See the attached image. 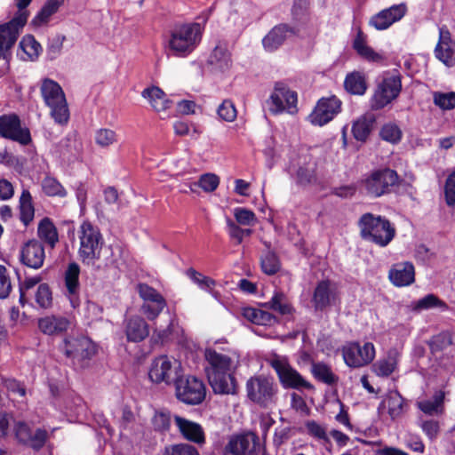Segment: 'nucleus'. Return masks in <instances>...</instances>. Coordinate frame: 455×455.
Returning a JSON list of instances; mask_svg holds the SVG:
<instances>
[{
  "label": "nucleus",
  "instance_id": "obj_23",
  "mask_svg": "<svg viewBox=\"0 0 455 455\" xmlns=\"http://www.w3.org/2000/svg\"><path fill=\"white\" fill-rule=\"evenodd\" d=\"M390 282L396 287L408 286L415 281V268L411 262L403 261L394 264L388 272Z\"/></svg>",
  "mask_w": 455,
  "mask_h": 455
},
{
  "label": "nucleus",
  "instance_id": "obj_45",
  "mask_svg": "<svg viewBox=\"0 0 455 455\" xmlns=\"http://www.w3.org/2000/svg\"><path fill=\"white\" fill-rule=\"evenodd\" d=\"M42 188L44 193L48 196L65 197L67 191L64 187L52 177H45L42 181Z\"/></svg>",
  "mask_w": 455,
  "mask_h": 455
},
{
  "label": "nucleus",
  "instance_id": "obj_10",
  "mask_svg": "<svg viewBox=\"0 0 455 455\" xmlns=\"http://www.w3.org/2000/svg\"><path fill=\"white\" fill-rule=\"evenodd\" d=\"M270 366L275 371L280 383L284 388L307 389L314 388L313 385L306 380L295 370L285 357L274 355L269 361Z\"/></svg>",
  "mask_w": 455,
  "mask_h": 455
},
{
  "label": "nucleus",
  "instance_id": "obj_27",
  "mask_svg": "<svg viewBox=\"0 0 455 455\" xmlns=\"http://www.w3.org/2000/svg\"><path fill=\"white\" fill-rule=\"evenodd\" d=\"M380 406L387 407V413L393 420L401 418L409 407L407 400L396 389L387 393Z\"/></svg>",
  "mask_w": 455,
  "mask_h": 455
},
{
  "label": "nucleus",
  "instance_id": "obj_42",
  "mask_svg": "<svg viewBox=\"0 0 455 455\" xmlns=\"http://www.w3.org/2000/svg\"><path fill=\"white\" fill-rule=\"evenodd\" d=\"M20 219L27 227L33 220L35 208L32 203V196L28 190H23L20 196Z\"/></svg>",
  "mask_w": 455,
  "mask_h": 455
},
{
  "label": "nucleus",
  "instance_id": "obj_14",
  "mask_svg": "<svg viewBox=\"0 0 455 455\" xmlns=\"http://www.w3.org/2000/svg\"><path fill=\"white\" fill-rule=\"evenodd\" d=\"M137 291L143 301L140 313L149 321L156 320L167 307L166 299L158 291L147 283H139Z\"/></svg>",
  "mask_w": 455,
  "mask_h": 455
},
{
  "label": "nucleus",
  "instance_id": "obj_49",
  "mask_svg": "<svg viewBox=\"0 0 455 455\" xmlns=\"http://www.w3.org/2000/svg\"><path fill=\"white\" fill-rule=\"evenodd\" d=\"M260 262L263 272L269 275L277 273L281 267L276 254L269 251L262 255Z\"/></svg>",
  "mask_w": 455,
  "mask_h": 455
},
{
  "label": "nucleus",
  "instance_id": "obj_47",
  "mask_svg": "<svg viewBox=\"0 0 455 455\" xmlns=\"http://www.w3.org/2000/svg\"><path fill=\"white\" fill-rule=\"evenodd\" d=\"M379 135L382 140L396 144L401 140L403 132L395 123H387L382 126Z\"/></svg>",
  "mask_w": 455,
  "mask_h": 455
},
{
  "label": "nucleus",
  "instance_id": "obj_61",
  "mask_svg": "<svg viewBox=\"0 0 455 455\" xmlns=\"http://www.w3.org/2000/svg\"><path fill=\"white\" fill-rule=\"evenodd\" d=\"M65 39V36L57 35L50 41L47 46V56L50 60H55L58 56H60Z\"/></svg>",
  "mask_w": 455,
  "mask_h": 455
},
{
  "label": "nucleus",
  "instance_id": "obj_48",
  "mask_svg": "<svg viewBox=\"0 0 455 455\" xmlns=\"http://www.w3.org/2000/svg\"><path fill=\"white\" fill-rule=\"evenodd\" d=\"M427 344L433 355L442 352L451 344V337L449 332H441L433 336Z\"/></svg>",
  "mask_w": 455,
  "mask_h": 455
},
{
  "label": "nucleus",
  "instance_id": "obj_55",
  "mask_svg": "<svg viewBox=\"0 0 455 455\" xmlns=\"http://www.w3.org/2000/svg\"><path fill=\"white\" fill-rule=\"evenodd\" d=\"M47 439V431L43 428H36V430H32V434L29 435V440L27 442L26 445L35 451H39L44 447Z\"/></svg>",
  "mask_w": 455,
  "mask_h": 455
},
{
  "label": "nucleus",
  "instance_id": "obj_35",
  "mask_svg": "<svg viewBox=\"0 0 455 455\" xmlns=\"http://www.w3.org/2000/svg\"><path fill=\"white\" fill-rule=\"evenodd\" d=\"M242 315L251 323L258 325H274L277 318L271 313L260 308L246 307L242 309Z\"/></svg>",
  "mask_w": 455,
  "mask_h": 455
},
{
  "label": "nucleus",
  "instance_id": "obj_18",
  "mask_svg": "<svg viewBox=\"0 0 455 455\" xmlns=\"http://www.w3.org/2000/svg\"><path fill=\"white\" fill-rule=\"evenodd\" d=\"M261 451L259 438L253 432L232 436L224 448L223 455H258Z\"/></svg>",
  "mask_w": 455,
  "mask_h": 455
},
{
  "label": "nucleus",
  "instance_id": "obj_57",
  "mask_svg": "<svg viewBox=\"0 0 455 455\" xmlns=\"http://www.w3.org/2000/svg\"><path fill=\"white\" fill-rule=\"evenodd\" d=\"M234 217L240 225L252 226L257 222L255 213L243 207H236L234 209Z\"/></svg>",
  "mask_w": 455,
  "mask_h": 455
},
{
  "label": "nucleus",
  "instance_id": "obj_8",
  "mask_svg": "<svg viewBox=\"0 0 455 455\" xmlns=\"http://www.w3.org/2000/svg\"><path fill=\"white\" fill-rule=\"evenodd\" d=\"M277 390L274 380L264 376L251 377L246 382L247 397L260 407L267 408L274 404Z\"/></svg>",
  "mask_w": 455,
  "mask_h": 455
},
{
  "label": "nucleus",
  "instance_id": "obj_41",
  "mask_svg": "<svg viewBox=\"0 0 455 455\" xmlns=\"http://www.w3.org/2000/svg\"><path fill=\"white\" fill-rule=\"evenodd\" d=\"M374 118L363 116L354 122L352 125V133L358 141H365L371 132L374 124Z\"/></svg>",
  "mask_w": 455,
  "mask_h": 455
},
{
  "label": "nucleus",
  "instance_id": "obj_50",
  "mask_svg": "<svg viewBox=\"0 0 455 455\" xmlns=\"http://www.w3.org/2000/svg\"><path fill=\"white\" fill-rule=\"evenodd\" d=\"M220 184V178L213 173H205L203 174L197 182H195L191 185L190 188L193 189L194 187H199L205 192H213Z\"/></svg>",
  "mask_w": 455,
  "mask_h": 455
},
{
  "label": "nucleus",
  "instance_id": "obj_36",
  "mask_svg": "<svg viewBox=\"0 0 455 455\" xmlns=\"http://www.w3.org/2000/svg\"><path fill=\"white\" fill-rule=\"evenodd\" d=\"M141 95L148 100L151 107L157 112L164 111L170 107L171 101L166 99L165 93L159 87L146 88Z\"/></svg>",
  "mask_w": 455,
  "mask_h": 455
},
{
  "label": "nucleus",
  "instance_id": "obj_59",
  "mask_svg": "<svg viewBox=\"0 0 455 455\" xmlns=\"http://www.w3.org/2000/svg\"><path fill=\"white\" fill-rule=\"evenodd\" d=\"M36 301L43 308H47L52 305V291L48 284H39L36 293Z\"/></svg>",
  "mask_w": 455,
  "mask_h": 455
},
{
  "label": "nucleus",
  "instance_id": "obj_9",
  "mask_svg": "<svg viewBox=\"0 0 455 455\" xmlns=\"http://www.w3.org/2000/svg\"><path fill=\"white\" fill-rule=\"evenodd\" d=\"M183 373L181 363L174 357L161 355L153 360L148 376L156 384H175Z\"/></svg>",
  "mask_w": 455,
  "mask_h": 455
},
{
  "label": "nucleus",
  "instance_id": "obj_37",
  "mask_svg": "<svg viewBox=\"0 0 455 455\" xmlns=\"http://www.w3.org/2000/svg\"><path fill=\"white\" fill-rule=\"evenodd\" d=\"M444 393L436 391L431 400L417 402V407L426 415L434 416L443 412Z\"/></svg>",
  "mask_w": 455,
  "mask_h": 455
},
{
  "label": "nucleus",
  "instance_id": "obj_24",
  "mask_svg": "<svg viewBox=\"0 0 455 455\" xmlns=\"http://www.w3.org/2000/svg\"><path fill=\"white\" fill-rule=\"evenodd\" d=\"M174 421L180 433L186 440L199 445L205 443L204 431L200 424L180 416H175Z\"/></svg>",
  "mask_w": 455,
  "mask_h": 455
},
{
  "label": "nucleus",
  "instance_id": "obj_3",
  "mask_svg": "<svg viewBox=\"0 0 455 455\" xmlns=\"http://www.w3.org/2000/svg\"><path fill=\"white\" fill-rule=\"evenodd\" d=\"M359 227L364 240L371 241L380 247L387 246L395 235V228L387 219L371 213L362 215Z\"/></svg>",
  "mask_w": 455,
  "mask_h": 455
},
{
  "label": "nucleus",
  "instance_id": "obj_31",
  "mask_svg": "<svg viewBox=\"0 0 455 455\" xmlns=\"http://www.w3.org/2000/svg\"><path fill=\"white\" fill-rule=\"evenodd\" d=\"M37 236L50 249H54L60 241L58 229L53 221L48 217H44L39 221Z\"/></svg>",
  "mask_w": 455,
  "mask_h": 455
},
{
  "label": "nucleus",
  "instance_id": "obj_17",
  "mask_svg": "<svg viewBox=\"0 0 455 455\" xmlns=\"http://www.w3.org/2000/svg\"><path fill=\"white\" fill-rule=\"evenodd\" d=\"M402 90L401 78L398 76H388L378 84L371 100V108L382 109L395 100Z\"/></svg>",
  "mask_w": 455,
  "mask_h": 455
},
{
  "label": "nucleus",
  "instance_id": "obj_28",
  "mask_svg": "<svg viewBox=\"0 0 455 455\" xmlns=\"http://www.w3.org/2000/svg\"><path fill=\"white\" fill-rule=\"evenodd\" d=\"M451 37L449 29L443 26L439 28V40L435 49V57L447 67L453 66V51L451 48Z\"/></svg>",
  "mask_w": 455,
  "mask_h": 455
},
{
  "label": "nucleus",
  "instance_id": "obj_54",
  "mask_svg": "<svg viewBox=\"0 0 455 455\" xmlns=\"http://www.w3.org/2000/svg\"><path fill=\"white\" fill-rule=\"evenodd\" d=\"M163 455H199V452L190 444L179 443L166 446Z\"/></svg>",
  "mask_w": 455,
  "mask_h": 455
},
{
  "label": "nucleus",
  "instance_id": "obj_58",
  "mask_svg": "<svg viewBox=\"0 0 455 455\" xmlns=\"http://www.w3.org/2000/svg\"><path fill=\"white\" fill-rule=\"evenodd\" d=\"M188 275L191 278V280L196 283L202 289H205L209 291L215 286L216 282L201 273L196 271L194 268H189L188 270Z\"/></svg>",
  "mask_w": 455,
  "mask_h": 455
},
{
  "label": "nucleus",
  "instance_id": "obj_4",
  "mask_svg": "<svg viewBox=\"0 0 455 455\" xmlns=\"http://www.w3.org/2000/svg\"><path fill=\"white\" fill-rule=\"evenodd\" d=\"M41 95L50 108V115L59 124H66L69 119V110L64 92L60 85L49 78L42 81Z\"/></svg>",
  "mask_w": 455,
  "mask_h": 455
},
{
  "label": "nucleus",
  "instance_id": "obj_16",
  "mask_svg": "<svg viewBox=\"0 0 455 455\" xmlns=\"http://www.w3.org/2000/svg\"><path fill=\"white\" fill-rule=\"evenodd\" d=\"M0 136L23 146L32 140L29 129L21 125L20 118L14 113L0 116Z\"/></svg>",
  "mask_w": 455,
  "mask_h": 455
},
{
  "label": "nucleus",
  "instance_id": "obj_15",
  "mask_svg": "<svg viewBox=\"0 0 455 455\" xmlns=\"http://www.w3.org/2000/svg\"><path fill=\"white\" fill-rule=\"evenodd\" d=\"M297 101V93L290 90L283 83L278 82L275 83L274 91L267 100V105L269 111L274 115L284 111L289 114H295L298 111Z\"/></svg>",
  "mask_w": 455,
  "mask_h": 455
},
{
  "label": "nucleus",
  "instance_id": "obj_22",
  "mask_svg": "<svg viewBox=\"0 0 455 455\" xmlns=\"http://www.w3.org/2000/svg\"><path fill=\"white\" fill-rule=\"evenodd\" d=\"M20 258L25 266L33 269L40 268L45 259L44 244L36 239L29 240L22 246Z\"/></svg>",
  "mask_w": 455,
  "mask_h": 455
},
{
  "label": "nucleus",
  "instance_id": "obj_60",
  "mask_svg": "<svg viewBox=\"0 0 455 455\" xmlns=\"http://www.w3.org/2000/svg\"><path fill=\"white\" fill-rule=\"evenodd\" d=\"M12 280L8 269L0 265V299H5L12 291Z\"/></svg>",
  "mask_w": 455,
  "mask_h": 455
},
{
  "label": "nucleus",
  "instance_id": "obj_40",
  "mask_svg": "<svg viewBox=\"0 0 455 455\" xmlns=\"http://www.w3.org/2000/svg\"><path fill=\"white\" fill-rule=\"evenodd\" d=\"M311 373L314 378L326 385L332 386L338 383L339 377L333 373L331 368L324 363H313Z\"/></svg>",
  "mask_w": 455,
  "mask_h": 455
},
{
  "label": "nucleus",
  "instance_id": "obj_6",
  "mask_svg": "<svg viewBox=\"0 0 455 455\" xmlns=\"http://www.w3.org/2000/svg\"><path fill=\"white\" fill-rule=\"evenodd\" d=\"M79 257L84 264H94L100 258L104 240L100 229L89 221H84L79 228Z\"/></svg>",
  "mask_w": 455,
  "mask_h": 455
},
{
  "label": "nucleus",
  "instance_id": "obj_38",
  "mask_svg": "<svg viewBox=\"0 0 455 455\" xmlns=\"http://www.w3.org/2000/svg\"><path fill=\"white\" fill-rule=\"evenodd\" d=\"M63 3L64 0H47L41 10L33 18L31 24L35 27H42L47 24L50 18L58 12Z\"/></svg>",
  "mask_w": 455,
  "mask_h": 455
},
{
  "label": "nucleus",
  "instance_id": "obj_20",
  "mask_svg": "<svg viewBox=\"0 0 455 455\" xmlns=\"http://www.w3.org/2000/svg\"><path fill=\"white\" fill-rule=\"evenodd\" d=\"M340 108L341 101L337 97L323 98L309 115V122L314 125L323 126L331 121Z\"/></svg>",
  "mask_w": 455,
  "mask_h": 455
},
{
  "label": "nucleus",
  "instance_id": "obj_12",
  "mask_svg": "<svg viewBox=\"0 0 455 455\" xmlns=\"http://www.w3.org/2000/svg\"><path fill=\"white\" fill-rule=\"evenodd\" d=\"M312 306L315 312H326L340 303V291L338 285L331 280L319 281L314 288Z\"/></svg>",
  "mask_w": 455,
  "mask_h": 455
},
{
  "label": "nucleus",
  "instance_id": "obj_34",
  "mask_svg": "<svg viewBox=\"0 0 455 455\" xmlns=\"http://www.w3.org/2000/svg\"><path fill=\"white\" fill-rule=\"evenodd\" d=\"M262 306L282 315H292L295 311L287 295L282 291H275L270 300L265 302Z\"/></svg>",
  "mask_w": 455,
  "mask_h": 455
},
{
  "label": "nucleus",
  "instance_id": "obj_13",
  "mask_svg": "<svg viewBox=\"0 0 455 455\" xmlns=\"http://www.w3.org/2000/svg\"><path fill=\"white\" fill-rule=\"evenodd\" d=\"M174 385L177 398L184 403L196 405L205 398L206 389L204 382L194 376L185 378L182 373Z\"/></svg>",
  "mask_w": 455,
  "mask_h": 455
},
{
  "label": "nucleus",
  "instance_id": "obj_7",
  "mask_svg": "<svg viewBox=\"0 0 455 455\" xmlns=\"http://www.w3.org/2000/svg\"><path fill=\"white\" fill-rule=\"evenodd\" d=\"M22 22L24 18L18 17L0 25V77L5 76L10 69L12 48L23 28Z\"/></svg>",
  "mask_w": 455,
  "mask_h": 455
},
{
  "label": "nucleus",
  "instance_id": "obj_43",
  "mask_svg": "<svg viewBox=\"0 0 455 455\" xmlns=\"http://www.w3.org/2000/svg\"><path fill=\"white\" fill-rule=\"evenodd\" d=\"M19 46L26 55V57L21 56V58L25 60H36L42 52L41 44L32 35H26L23 36L20 42Z\"/></svg>",
  "mask_w": 455,
  "mask_h": 455
},
{
  "label": "nucleus",
  "instance_id": "obj_19",
  "mask_svg": "<svg viewBox=\"0 0 455 455\" xmlns=\"http://www.w3.org/2000/svg\"><path fill=\"white\" fill-rule=\"evenodd\" d=\"M342 355L347 366L359 368L372 362L375 357V347L371 342H365L363 346L352 342L343 347Z\"/></svg>",
  "mask_w": 455,
  "mask_h": 455
},
{
  "label": "nucleus",
  "instance_id": "obj_26",
  "mask_svg": "<svg viewBox=\"0 0 455 455\" xmlns=\"http://www.w3.org/2000/svg\"><path fill=\"white\" fill-rule=\"evenodd\" d=\"M295 34V29L287 24L275 26L263 38L262 44L266 51L274 52L278 49L289 35Z\"/></svg>",
  "mask_w": 455,
  "mask_h": 455
},
{
  "label": "nucleus",
  "instance_id": "obj_64",
  "mask_svg": "<svg viewBox=\"0 0 455 455\" xmlns=\"http://www.w3.org/2000/svg\"><path fill=\"white\" fill-rule=\"evenodd\" d=\"M315 179V171L307 166H300L296 172L297 183L302 186L311 184Z\"/></svg>",
  "mask_w": 455,
  "mask_h": 455
},
{
  "label": "nucleus",
  "instance_id": "obj_39",
  "mask_svg": "<svg viewBox=\"0 0 455 455\" xmlns=\"http://www.w3.org/2000/svg\"><path fill=\"white\" fill-rule=\"evenodd\" d=\"M345 89L354 95H363L367 90V83L364 74L354 71L347 74L344 81Z\"/></svg>",
  "mask_w": 455,
  "mask_h": 455
},
{
  "label": "nucleus",
  "instance_id": "obj_21",
  "mask_svg": "<svg viewBox=\"0 0 455 455\" xmlns=\"http://www.w3.org/2000/svg\"><path fill=\"white\" fill-rule=\"evenodd\" d=\"M407 5L404 3L394 4L371 16L369 25L377 30L387 29L394 23L402 20L407 13Z\"/></svg>",
  "mask_w": 455,
  "mask_h": 455
},
{
  "label": "nucleus",
  "instance_id": "obj_44",
  "mask_svg": "<svg viewBox=\"0 0 455 455\" xmlns=\"http://www.w3.org/2000/svg\"><path fill=\"white\" fill-rule=\"evenodd\" d=\"M210 62L221 69L228 68L230 63V53L227 47L222 44L216 45L211 54Z\"/></svg>",
  "mask_w": 455,
  "mask_h": 455
},
{
  "label": "nucleus",
  "instance_id": "obj_1",
  "mask_svg": "<svg viewBox=\"0 0 455 455\" xmlns=\"http://www.w3.org/2000/svg\"><path fill=\"white\" fill-rule=\"evenodd\" d=\"M205 368L208 381L215 394L228 395L236 392V381L234 373L238 366V356L217 352L214 349L205 350Z\"/></svg>",
  "mask_w": 455,
  "mask_h": 455
},
{
  "label": "nucleus",
  "instance_id": "obj_11",
  "mask_svg": "<svg viewBox=\"0 0 455 455\" xmlns=\"http://www.w3.org/2000/svg\"><path fill=\"white\" fill-rule=\"evenodd\" d=\"M398 182L399 177L396 172L385 168L372 172L363 180V185L367 195L371 197H379L390 193Z\"/></svg>",
  "mask_w": 455,
  "mask_h": 455
},
{
  "label": "nucleus",
  "instance_id": "obj_25",
  "mask_svg": "<svg viewBox=\"0 0 455 455\" xmlns=\"http://www.w3.org/2000/svg\"><path fill=\"white\" fill-rule=\"evenodd\" d=\"M71 325L70 320L63 315H52L40 318L39 330L46 335L54 336L66 332Z\"/></svg>",
  "mask_w": 455,
  "mask_h": 455
},
{
  "label": "nucleus",
  "instance_id": "obj_63",
  "mask_svg": "<svg viewBox=\"0 0 455 455\" xmlns=\"http://www.w3.org/2000/svg\"><path fill=\"white\" fill-rule=\"evenodd\" d=\"M171 417L169 412L156 411L152 419V425L157 431H165L169 428Z\"/></svg>",
  "mask_w": 455,
  "mask_h": 455
},
{
  "label": "nucleus",
  "instance_id": "obj_32",
  "mask_svg": "<svg viewBox=\"0 0 455 455\" xmlns=\"http://www.w3.org/2000/svg\"><path fill=\"white\" fill-rule=\"evenodd\" d=\"M399 353L396 349H390L387 356L378 360L372 364V371L379 377H388L396 369Z\"/></svg>",
  "mask_w": 455,
  "mask_h": 455
},
{
  "label": "nucleus",
  "instance_id": "obj_53",
  "mask_svg": "<svg viewBox=\"0 0 455 455\" xmlns=\"http://www.w3.org/2000/svg\"><path fill=\"white\" fill-rule=\"evenodd\" d=\"M440 307L442 310L448 308L446 303L434 294H427L416 303L415 308L419 310Z\"/></svg>",
  "mask_w": 455,
  "mask_h": 455
},
{
  "label": "nucleus",
  "instance_id": "obj_5",
  "mask_svg": "<svg viewBox=\"0 0 455 455\" xmlns=\"http://www.w3.org/2000/svg\"><path fill=\"white\" fill-rule=\"evenodd\" d=\"M64 355L77 368H84L96 354L95 344L84 336H68L59 347Z\"/></svg>",
  "mask_w": 455,
  "mask_h": 455
},
{
  "label": "nucleus",
  "instance_id": "obj_30",
  "mask_svg": "<svg viewBox=\"0 0 455 455\" xmlns=\"http://www.w3.org/2000/svg\"><path fill=\"white\" fill-rule=\"evenodd\" d=\"M80 267L78 264L72 262L69 263L65 272V284L67 291L69 296V300L73 307L79 305L78 291L80 289L79 283Z\"/></svg>",
  "mask_w": 455,
  "mask_h": 455
},
{
  "label": "nucleus",
  "instance_id": "obj_56",
  "mask_svg": "<svg viewBox=\"0 0 455 455\" xmlns=\"http://www.w3.org/2000/svg\"><path fill=\"white\" fill-rule=\"evenodd\" d=\"M219 117L226 122H233L237 115L236 108L230 100H225L217 108Z\"/></svg>",
  "mask_w": 455,
  "mask_h": 455
},
{
  "label": "nucleus",
  "instance_id": "obj_62",
  "mask_svg": "<svg viewBox=\"0 0 455 455\" xmlns=\"http://www.w3.org/2000/svg\"><path fill=\"white\" fill-rule=\"evenodd\" d=\"M445 202L449 206L455 205V170L447 177L444 185Z\"/></svg>",
  "mask_w": 455,
  "mask_h": 455
},
{
  "label": "nucleus",
  "instance_id": "obj_2",
  "mask_svg": "<svg viewBox=\"0 0 455 455\" xmlns=\"http://www.w3.org/2000/svg\"><path fill=\"white\" fill-rule=\"evenodd\" d=\"M204 28L192 22L174 27L166 44V52L174 57L185 58L191 54L200 44Z\"/></svg>",
  "mask_w": 455,
  "mask_h": 455
},
{
  "label": "nucleus",
  "instance_id": "obj_33",
  "mask_svg": "<svg viewBox=\"0 0 455 455\" xmlns=\"http://www.w3.org/2000/svg\"><path fill=\"white\" fill-rule=\"evenodd\" d=\"M353 48L357 54L370 62H380L383 60L381 54L376 52L367 44L366 36L362 30H358L356 36L353 41Z\"/></svg>",
  "mask_w": 455,
  "mask_h": 455
},
{
  "label": "nucleus",
  "instance_id": "obj_51",
  "mask_svg": "<svg viewBox=\"0 0 455 455\" xmlns=\"http://www.w3.org/2000/svg\"><path fill=\"white\" fill-rule=\"evenodd\" d=\"M434 103L443 110H450L455 108V92H435L433 95Z\"/></svg>",
  "mask_w": 455,
  "mask_h": 455
},
{
  "label": "nucleus",
  "instance_id": "obj_29",
  "mask_svg": "<svg viewBox=\"0 0 455 455\" xmlns=\"http://www.w3.org/2000/svg\"><path fill=\"white\" fill-rule=\"evenodd\" d=\"M125 334L129 341H142L149 334V325L141 316H131L126 320Z\"/></svg>",
  "mask_w": 455,
  "mask_h": 455
},
{
  "label": "nucleus",
  "instance_id": "obj_46",
  "mask_svg": "<svg viewBox=\"0 0 455 455\" xmlns=\"http://www.w3.org/2000/svg\"><path fill=\"white\" fill-rule=\"evenodd\" d=\"M418 425L430 442L435 441L440 435L441 426L440 422L436 419H419Z\"/></svg>",
  "mask_w": 455,
  "mask_h": 455
},
{
  "label": "nucleus",
  "instance_id": "obj_52",
  "mask_svg": "<svg viewBox=\"0 0 455 455\" xmlns=\"http://www.w3.org/2000/svg\"><path fill=\"white\" fill-rule=\"evenodd\" d=\"M117 141V134L114 130L101 128L95 133V142L101 148H108Z\"/></svg>",
  "mask_w": 455,
  "mask_h": 455
}]
</instances>
